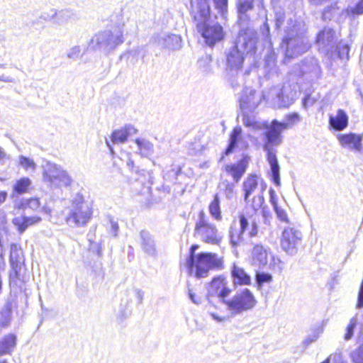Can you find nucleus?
<instances>
[{"mask_svg":"<svg viewBox=\"0 0 363 363\" xmlns=\"http://www.w3.org/2000/svg\"><path fill=\"white\" fill-rule=\"evenodd\" d=\"M246 126H252L254 129H266L264 132L265 143L263 146L264 150L267 152V160L270 165L271 178L275 185H281L280 167L276 156V150L273 146H278L281 143V133L282 130L289 128L288 123H281L277 120L272 121L269 125L264 123L250 121L249 118H245L243 121Z\"/></svg>","mask_w":363,"mask_h":363,"instance_id":"obj_1","label":"nucleus"},{"mask_svg":"<svg viewBox=\"0 0 363 363\" xmlns=\"http://www.w3.org/2000/svg\"><path fill=\"white\" fill-rule=\"evenodd\" d=\"M191 10L197 22V29L208 45L213 46L223 39V28L218 23L210 22V7L207 0H191Z\"/></svg>","mask_w":363,"mask_h":363,"instance_id":"obj_2","label":"nucleus"},{"mask_svg":"<svg viewBox=\"0 0 363 363\" xmlns=\"http://www.w3.org/2000/svg\"><path fill=\"white\" fill-rule=\"evenodd\" d=\"M257 33L251 28L242 29L235 45L227 54V65L230 69H240L244 61V55L253 53L256 49Z\"/></svg>","mask_w":363,"mask_h":363,"instance_id":"obj_3","label":"nucleus"},{"mask_svg":"<svg viewBox=\"0 0 363 363\" xmlns=\"http://www.w3.org/2000/svg\"><path fill=\"white\" fill-rule=\"evenodd\" d=\"M281 48L285 50V59L296 57L311 48L308 38L300 30L299 25L291 18L288 21Z\"/></svg>","mask_w":363,"mask_h":363,"instance_id":"obj_4","label":"nucleus"},{"mask_svg":"<svg viewBox=\"0 0 363 363\" xmlns=\"http://www.w3.org/2000/svg\"><path fill=\"white\" fill-rule=\"evenodd\" d=\"M186 265L189 274H194L197 278L207 277L211 270L218 271L224 268L223 257L212 252L199 253L196 259H186Z\"/></svg>","mask_w":363,"mask_h":363,"instance_id":"obj_5","label":"nucleus"},{"mask_svg":"<svg viewBox=\"0 0 363 363\" xmlns=\"http://www.w3.org/2000/svg\"><path fill=\"white\" fill-rule=\"evenodd\" d=\"M92 216V210L89 203L82 195L77 194L72 201L67 223L73 228L85 226Z\"/></svg>","mask_w":363,"mask_h":363,"instance_id":"obj_6","label":"nucleus"},{"mask_svg":"<svg viewBox=\"0 0 363 363\" xmlns=\"http://www.w3.org/2000/svg\"><path fill=\"white\" fill-rule=\"evenodd\" d=\"M43 180L51 189L69 186L72 182V177L60 165L50 162H45L42 165Z\"/></svg>","mask_w":363,"mask_h":363,"instance_id":"obj_7","label":"nucleus"},{"mask_svg":"<svg viewBox=\"0 0 363 363\" xmlns=\"http://www.w3.org/2000/svg\"><path fill=\"white\" fill-rule=\"evenodd\" d=\"M257 304V301L252 293L247 289H244L235 293L230 298L225 301V305L233 315L241 314L252 309Z\"/></svg>","mask_w":363,"mask_h":363,"instance_id":"obj_8","label":"nucleus"},{"mask_svg":"<svg viewBox=\"0 0 363 363\" xmlns=\"http://www.w3.org/2000/svg\"><path fill=\"white\" fill-rule=\"evenodd\" d=\"M195 231L200 236L201 240L208 244L218 245L222 238L215 225L208 222L203 211L199 212Z\"/></svg>","mask_w":363,"mask_h":363,"instance_id":"obj_9","label":"nucleus"},{"mask_svg":"<svg viewBox=\"0 0 363 363\" xmlns=\"http://www.w3.org/2000/svg\"><path fill=\"white\" fill-rule=\"evenodd\" d=\"M123 42V32L120 28L113 30H106L95 35L91 39V43L99 49L109 52L115 49Z\"/></svg>","mask_w":363,"mask_h":363,"instance_id":"obj_10","label":"nucleus"},{"mask_svg":"<svg viewBox=\"0 0 363 363\" xmlns=\"http://www.w3.org/2000/svg\"><path fill=\"white\" fill-rule=\"evenodd\" d=\"M302 234L301 231L291 227L285 228L280 239L281 249L289 255L297 252V245L301 242Z\"/></svg>","mask_w":363,"mask_h":363,"instance_id":"obj_11","label":"nucleus"},{"mask_svg":"<svg viewBox=\"0 0 363 363\" xmlns=\"http://www.w3.org/2000/svg\"><path fill=\"white\" fill-rule=\"evenodd\" d=\"M248 225V220L243 215L240 216L239 223H234L231 225L229 237L230 244L233 248L236 249L247 244L244 233Z\"/></svg>","mask_w":363,"mask_h":363,"instance_id":"obj_12","label":"nucleus"},{"mask_svg":"<svg viewBox=\"0 0 363 363\" xmlns=\"http://www.w3.org/2000/svg\"><path fill=\"white\" fill-rule=\"evenodd\" d=\"M10 263L12 270L10 273V278L23 279V272L24 271V258L23 252L16 244H11L10 247Z\"/></svg>","mask_w":363,"mask_h":363,"instance_id":"obj_13","label":"nucleus"},{"mask_svg":"<svg viewBox=\"0 0 363 363\" xmlns=\"http://www.w3.org/2000/svg\"><path fill=\"white\" fill-rule=\"evenodd\" d=\"M336 42L337 36L335 32L329 27H325L317 35L316 43L319 50L325 54L334 52Z\"/></svg>","mask_w":363,"mask_h":363,"instance_id":"obj_14","label":"nucleus"},{"mask_svg":"<svg viewBox=\"0 0 363 363\" xmlns=\"http://www.w3.org/2000/svg\"><path fill=\"white\" fill-rule=\"evenodd\" d=\"M231 292L229 288L228 281L223 276L215 277L209 284L208 289V296H216L225 304L228 296Z\"/></svg>","mask_w":363,"mask_h":363,"instance_id":"obj_15","label":"nucleus"},{"mask_svg":"<svg viewBox=\"0 0 363 363\" xmlns=\"http://www.w3.org/2000/svg\"><path fill=\"white\" fill-rule=\"evenodd\" d=\"M337 138L342 147L356 152H363V133L338 134Z\"/></svg>","mask_w":363,"mask_h":363,"instance_id":"obj_16","label":"nucleus"},{"mask_svg":"<svg viewBox=\"0 0 363 363\" xmlns=\"http://www.w3.org/2000/svg\"><path fill=\"white\" fill-rule=\"evenodd\" d=\"M262 96L251 88H246L240 99V106L243 111H253L260 103Z\"/></svg>","mask_w":363,"mask_h":363,"instance_id":"obj_17","label":"nucleus"},{"mask_svg":"<svg viewBox=\"0 0 363 363\" xmlns=\"http://www.w3.org/2000/svg\"><path fill=\"white\" fill-rule=\"evenodd\" d=\"M249 161L250 157L247 155H243L237 162L225 165V171L232 177L235 183H238L245 173Z\"/></svg>","mask_w":363,"mask_h":363,"instance_id":"obj_18","label":"nucleus"},{"mask_svg":"<svg viewBox=\"0 0 363 363\" xmlns=\"http://www.w3.org/2000/svg\"><path fill=\"white\" fill-rule=\"evenodd\" d=\"M155 41L158 46L169 50H179L182 46L181 37L175 34H159L155 38Z\"/></svg>","mask_w":363,"mask_h":363,"instance_id":"obj_19","label":"nucleus"},{"mask_svg":"<svg viewBox=\"0 0 363 363\" xmlns=\"http://www.w3.org/2000/svg\"><path fill=\"white\" fill-rule=\"evenodd\" d=\"M247 143L243 139L242 136L241 128L235 127L230 134V143L225 150V154L226 155H229L235 147H239L242 150L247 148Z\"/></svg>","mask_w":363,"mask_h":363,"instance_id":"obj_20","label":"nucleus"},{"mask_svg":"<svg viewBox=\"0 0 363 363\" xmlns=\"http://www.w3.org/2000/svg\"><path fill=\"white\" fill-rule=\"evenodd\" d=\"M271 255L269 248L261 244L255 245L252 250V258L254 262L262 267L267 265L268 257Z\"/></svg>","mask_w":363,"mask_h":363,"instance_id":"obj_21","label":"nucleus"},{"mask_svg":"<svg viewBox=\"0 0 363 363\" xmlns=\"http://www.w3.org/2000/svg\"><path fill=\"white\" fill-rule=\"evenodd\" d=\"M41 221V218L38 216H18L13 218V223L17 228L18 230L22 233L29 226L37 224Z\"/></svg>","mask_w":363,"mask_h":363,"instance_id":"obj_22","label":"nucleus"},{"mask_svg":"<svg viewBox=\"0 0 363 363\" xmlns=\"http://www.w3.org/2000/svg\"><path fill=\"white\" fill-rule=\"evenodd\" d=\"M137 129L133 125H126L123 128L116 130L111 135V141L114 144L125 143L128 138L137 133Z\"/></svg>","mask_w":363,"mask_h":363,"instance_id":"obj_23","label":"nucleus"},{"mask_svg":"<svg viewBox=\"0 0 363 363\" xmlns=\"http://www.w3.org/2000/svg\"><path fill=\"white\" fill-rule=\"evenodd\" d=\"M329 123L330 126L335 130H342L348 125V116L345 111L342 109H339L335 116H330Z\"/></svg>","mask_w":363,"mask_h":363,"instance_id":"obj_24","label":"nucleus"},{"mask_svg":"<svg viewBox=\"0 0 363 363\" xmlns=\"http://www.w3.org/2000/svg\"><path fill=\"white\" fill-rule=\"evenodd\" d=\"M16 345V337L13 334H8L0 340V357L11 354Z\"/></svg>","mask_w":363,"mask_h":363,"instance_id":"obj_25","label":"nucleus"},{"mask_svg":"<svg viewBox=\"0 0 363 363\" xmlns=\"http://www.w3.org/2000/svg\"><path fill=\"white\" fill-rule=\"evenodd\" d=\"M258 177L256 175H249L242 184L244 200L249 203V197L254 194L257 189Z\"/></svg>","mask_w":363,"mask_h":363,"instance_id":"obj_26","label":"nucleus"},{"mask_svg":"<svg viewBox=\"0 0 363 363\" xmlns=\"http://www.w3.org/2000/svg\"><path fill=\"white\" fill-rule=\"evenodd\" d=\"M273 94H276V98L274 99V106L281 107H288L294 103V95L284 96L286 93V87L279 90L277 89H273Z\"/></svg>","mask_w":363,"mask_h":363,"instance_id":"obj_27","label":"nucleus"},{"mask_svg":"<svg viewBox=\"0 0 363 363\" xmlns=\"http://www.w3.org/2000/svg\"><path fill=\"white\" fill-rule=\"evenodd\" d=\"M72 12L67 9L60 11L51 9L48 17L45 20H52L55 23L62 24L72 18Z\"/></svg>","mask_w":363,"mask_h":363,"instance_id":"obj_28","label":"nucleus"},{"mask_svg":"<svg viewBox=\"0 0 363 363\" xmlns=\"http://www.w3.org/2000/svg\"><path fill=\"white\" fill-rule=\"evenodd\" d=\"M301 71L303 74H312L315 77L319 76L320 73L318 61L314 57H310L303 61Z\"/></svg>","mask_w":363,"mask_h":363,"instance_id":"obj_29","label":"nucleus"},{"mask_svg":"<svg viewBox=\"0 0 363 363\" xmlns=\"http://www.w3.org/2000/svg\"><path fill=\"white\" fill-rule=\"evenodd\" d=\"M232 276L235 285H248L250 284V277L240 267L234 266L232 270Z\"/></svg>","mask_w":363,"mask_h":363,"instance_id":"obj_30","label":"nucleus"},{"mask_svg":"<svg viewBox=\"0 0 363 363\" xmlns=\"http://www.w3.org/2000/svg\"><path fill=\"white\" fill-rule=\"evenodd\" d=\"M142 240L141 246L144 251L150 255H155L156 252L155 241L150 236V233L145 231L140 233Z\"/></svg>","mask_w":363,"mask_h":363,"instance_id":"obj_31","label":"nucleus"},{"mask_svg":"<svg viewBox=\"0 0 363 363\" xmlns=\"http://www.w3.org/2000/svg\"><path fill=\"white\" fill-rule=\"evenodd\" d=\"M135 144L138 147V152L143 157H148L153 153V144L145 138H138L135 140Z\"/></svg>","mask_w":363,"mask_h":363,"instance_id":"obj_32","label":"nucleus"},{"mask_svg":"<svg viewBox=\"0 0 363 363\" xmlns=\"http://www.w3.org/2000/svg\"><path fill=\"white\" fill-rule=\"evenodd\" d=\"M268 266L274 273L281 274L285 268L284 262L277 256L271 255L270 260L268 261Z\"/></svg>","mask_w":363,"mask_h":363,"instance_id":"obj_33","label":"nucleus"},{"mask_svg":"<svg viewBox=\"0 0 363 363\" xmlns=\"http://www.w3.org/2000/svg\"><path fill=\"white\" fill-rule=\"evenodd\" d=\"M18 164L28 172H34L37 168V165L33 159L23 155L18 157Z\"/></svg>","mask_w":363,"mask_h":363,"instance_id":"obj_34","label":"nucleus"},{"mask_svg":"<svg viewBox=\"0 0 363 363\" xmlns=\"http://www.w3.org/2000/svg\"><path fill=\"white\" fill-rule=\"evenodd\" d=\"M325 325V321H323L322 323L318 324L315 325L311 331V333L308 335V337L306 338V342L307 344H310L313 342L316 341L319 337L323 334L324 331V328Z\"/></svg>","mask_w":363,"mask_h":363,"instance_id":"obj_35","label":"nucleus"},{"mask_svg":"<svg viewBox=\"0 0 363 363\" xmlns=\"http://www.w3.org/2000/svg\"><path fill=\"white\" fill-rule=\"evenodd\" d=\"M30 185L31 180L28 177H23L16 181L13 190L19 194H23L28 191Z\"/></svg>","mask_w":363,"mask_h":363,"instance_id":"obj_36","label":"nucleus"},{"mask_svg":"<svg viewBox=\"0 0 363 363\" xmlns=\"http://www.w3.org/2000/svg\"><path fill=\"white\" fill-rule=\"evenodd\" d=\"M209 212L211 216L216 220H220L222 219L220 201L218 195H216L214 199L209 205Z\"/></svg>","mask_w":363,"mask_h":363,"instance_id":"obj_37","label":"nucleus"},{"mask_svg":"<svg viewBox=\"0 0 363 363\" xmlns=\"http://www.w3.org/2000/svg\"><path fill=\"white\" fill-rule=\"evenodd\" d=\"M345 12L350 16L363 15V0H359L354 6L348 7Z\"/></svg>","mask_w":363,"mask_h":363,"instance_id":"obj_38","label":"nucleus"},{"mask_svg":"<svg viewBox=\"0 0 363 363\" xmlns=\"http://www.w3.org/2000/svg\"><path fill=\"white\" fill-rule=\"evenodd\" d=\"M211 57L209 55H205L198 60V65L203 72H208L211 71Z\"/></svg>","mask_w":363,"mask_h":363,"instance_id":"obj_39","label":"nucleus"},{"mask_svg":"<svg viewBox=\"0 0 363 363\" xmlns=\"http://www.w3.org/2000/svg\"><path fill=\"white\" fill-rule=\"evenodd\" d=\"M340 10L337 6L336 4L333 6H328L325 8L323 12V18L324 20H331L335 16V14H338Z\"/></svg>","mask_w":363,"mask_h":363,"instance_id":"obj_40","label":"nucleus"},{"mask_svg":"<svg viewBox=\"0 0 363 363\" xmlns=\"http://www.w3.org/2000/svg\"><path fill=\"white\" fill-rule=\"evenodd\" d=\"M238 10L244 13L253 7V0H238Z\"/></svg>","mask_w":363,"mask_h":363,"instance_id":"obj_41","label":"nucleus"},{"mask_svg":"<svg viewBox=\"0 0 363 363\" xmlns=\"http://www.w3.org/2000/svg\"><path fill=\"white\" fill-rule=\"evenodd\" d=\"M337 50L339 57L341 59H349V52H350V48L347 45H342L340 44L337 46L335 45V50L334 52Z\"/></svg>","mask_w":363,"mask_h":363,"instance_id":"obj_42","label":"nucleus"},{"mask_svg":"<svg viewBox=\"0 0 363 363\" xmlns=\"http://www.w3.org/2000/svg\"><path fill=\"white\" fill-rule=\"evenodd\" d=\"M264 199L262 194H257V196H253L251 206L255 211H257L262 207V204L264 203Z\"/></svg>","mask_w":363,"mask_h":363,"instance_id":"obj_43","label":"nucleus"},{"mask_svg":"<svg viewBox=\"0 0 363 363\" xmlns=\"http://www.w3.org/2000/svg\"><path fill=\"white\" fill-rule=\"evenodd\" d=\"M286 119L287 122H284V123H288L289 127L297 124L301 121L300 116L297 113H292L286 116Z\"/></svg>","mask_w":363,"mask_h":363,"instance_id":"obj_44","label":"nucleus"},{"mask_svg":"<svg viewBox=\"0 0 363 363\" xmlns=\"http://www.w3.org/2000/svg\"><path fill=\"white\" fill-rule=\"evenodd\" d=\"M256 279L259 284H262L264 283L270 282L272 279V277L269 274L258 273L257 274Z\"/></svg>","mask_w":363,"mask_h":363,"instance_id":"obj_45","label":"nucleus"},{"mask_svg":"<svg viewBox=\"0 0 363 363\" xmlns=\"http://www.w3.org/2000/svg\"><path fill=\"white\" fill-rule=\"evenodd\" d=\"M80 53H81L80 47L79 46H74L68 50V52L67 53V56L69 59L75 60L79 57V56L80 55Z\"/></svg>","mask_w":363,"mask_h":363,"instance_id":"obj_46","label":"nucleus"},{"mask_svg":"<svg viewBox=\"0 0 363 363\" xmlns=\"http://www.w3.org/2000/svg\"><path fill=\"white\" fill-rule=\"evenodd\" d=\"M274 210L280 221L289 223L287 214L283 208L277 206V208H274Z\"/></svg>","mask_w":363,"mask_h":363,"instance_id":"obj_47","label":"nucleus"},{"mask_svg":"<svg viewBox=\"0 0 363 363\" xmlns=\"http://www.w3.org/2000/svg\"><path fill=\"white\" fill-rule=\"evenodd\" d=\"M27 205L28 208L36 211L40 206V200L38 198H33L28 201Z\"/></svg>","mask_w":363,"mask_h":363,"instance_id":"obj_48","label":"nucleus"},{"mask_svg":"<svg viewBox=\"0 0 363 363\" xmlns=\"http://www.w3.org/2000/svg\"><path fill=\"white\" fill-rule=\"evenodd\" d=\"M217 9L223 13L227 10L228 0H213Z\"/></svg>","mask_w":363,"mask_h":363,"instance_id":"obj_49","label":"nucleus"},{"mask_svg":"<svg viewBox=\"0 0 363 363\" xmlns=\"http://www.w3.org/2000/svg\"><path fill=\"white\" fill-rule=\"evenodd\" d=\"M109 222H110L111 233H112V235L113 236L116 237L118 235V225L117 222H116L115 220H113L111 218L110 219Z\"/></svg>","mask_w":363,"mask_h":363,"instance_id":"obj_50","label":"nucleus"},{"mask_svg":"<svg viewBox=\"0 0 363 363\" xmlns=\"http://www.w3.org/2000/svg\"><path fill=\"white\" fill-rule=\"evenodd\" d=\"M354 328V323L352 320H351L347 328V333L345 334V340H348L352 337V336L353 335Z\"/></svg>","mask_w":363,"mask_h":363,"instance_id":"obj_51","label":"nucleus"},{"mask_svg":"<svg viewBox=\"0 0 363 363\" xmlns=\"http://www.w3.org/2000/svg\"><path fill=\"white\" fill-rule=\"evenodd\" d=\"M269 195H270V203H272L273 208H277L278 206V203H277V200H278V198H277V196L275 193V191L272 189H269Z\"/></svg>","mask_w":363,"mask_h":363,"instance_id":"obj_52","label":"nucleus"},{"mask_svg":"<svg viewBox=\"0 0 363 363\" xmlns=\"http://www.w3.org/2000/svg\"><path fill=\"white\" fill-rule=\"evenodd\" d=\"M89 241H90V246H89L90 250L96 253L98 255H100L101 251L100 245L98 242H91L90 240H89Z\"/></svg>","mask_w":363,"mask_h":363,"instance_id":"obj_53","label":"nucleus"},{"mask_svg":"<svg viewBox=\"0 0 363 363\" xmlns=\"http://www.w3.org/2000/svg\"><path fill=\"white\" fill-rule=\"evenodd\" d=\"M284 19V15L281 12H279L276 13V28L278 29L282 25Z\"/></svg>","mask_w":363,"mask_h":363,"instance_id":"obj_54","label":"nucleus"},{"mask_svg":"<svg viewBox=\"0 0 363 363\" xmlns=\"http://www.w3.org/2000/svg\"><path fill=\"white\" fill-rule=\"evenodd\" d=\"M188 294H189V298L194 303H196V304L200 303L201 298L199 297H198L197 296H196V294L192 292V290L189 289Z\"/></svg>","mask_w":363,"mask_h":363,"instance_id":"obj_55","label":"nucleus"},{"mask_svg":"<svg viewBox=\"0 0 363 363\" xmlns=\"http://www.w3.org/2000/svg\"><path fill=\"white\" fill-rule=\"evenodd\" d=\"M303 106L305 108H307L308 106H312L314 104V99H311L310 95L306 96L303 99Z\"/></svg>","mask_w":363,"mask_h":363,"instance_id":"obj_56","label":"nucleus"},{"mask_svg":"<svg viewBox=\"0 0 363 363\" xmlns=\"http://www.w3.org/2000/svg\"><path fill=\"white\" fill-rule=\"evenodd\" d=\"M199 248V246L197 245H193L190 248V254L189 257L187 258V259H196V255L195 254V251Z\"/></svg>","mask_w":363,"mask_h":363,"instance_id":"obj_57","label":"nucleus"},{"mask_svg":"<svg viewBox=\"0 0 363 363\" xmlns=\"http://www.w3.org/2000/svg\"><path fill=\"white\" fill-rule=\"evenodd\" d=\"M135 296L139 304H141L144 297V292L140 289L135 291Z\"/></svg>","mask_w":363,"mask_h":363,"instance_id":"obj_58","label":"nucleus"},{"mask_svg":"<svg viewBox=\"0 0 363 363\" xmlns=\"http://www.w3.org/2000/svg\"><path fill=\"white\" fill-rule=\"evenodd\" d=\"M234 185L233 184H228L225 188L226 196L230 198L233 193Z\"/></svg>","mask_w":363,"mask_h":363,"instance_id":"obj_59","label":"nucleus"},{"mask_svg":"<svg viewBox=\"0 0 363 363\" xmlns=\"http://www.w3.org/2000/svg\"><path fill=\"white\" fill-rule=\"evenodd\" d=\"M257 234V225L255 223L252 224L251 230L249 233V235L252 238Z\"/></svg>","mask_w":363,"mask_h":363,"instance_id":"obj_60","label":"nucleus"},{"mask_svg":"<svg viewBox=\"0 0 363 363\" xmlns=\"http://www.w3.org/2000/svg\"><path fill=\"white\" fill-rule=\"evenodd\" d=\"M210 315L212 317V318L213 320H216L217 322H223V321H224L225 320V318L224 317H220V316H219L217 314L213 313H211Z\"/></svg>","mask_w":363,"mask_h":363,"instance_id":"obj_61","label":"nucleus"},{"mask_svg":"<svg viewBox=\"0 0 363 363\" xmlns=\"http://www.w3.org/2000/svg\"><path fill=\"white\" fill-rule=\"evenodd\" d=\"M7 198V193L6 191H0V205L2 204Z\"/></svg>","mask_w":363,"mask_h":363,"instance_id":"obj_62","label":"nucleus"},{"mask_svg":"<svg viewBox=\"0 0 363 363\" xmlns=\"http://www.w3.org/2000/svg\"><path fill=\"white\" fill-rule=\"evenodd\" d=\"M264 27L265 30H263V34L268 36L269 33V27L267 23L265 22L264 23Z\"/></svg>","mask_w":363,"mask_h":363,"instance_id":"obj_63","label":"nucleus"},{"mask_svg":"<svg viewBox=\"0 0 363 363\" xmlns=\"http://www.w3.org/2000/svg\"><path fill=\"white\" fill-rule=\"evenodd\" d=\"M127 165L130 167V168H133V161L131 160L130 159H129L127 162Z\"/></svg>","mask_w":363,"mask_h":363,"instance_id":"obj_64","label":"nucleus"}]
</instances>
